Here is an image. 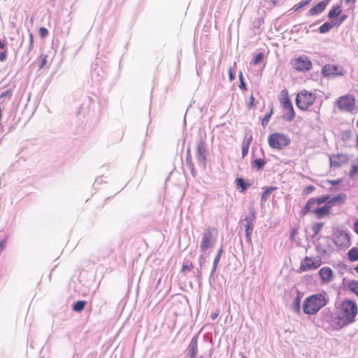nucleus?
Wrapping results in <instances>:
<instances>
[{
    "mask_svg": "<svg viewBox=\"0 0 358 358\" xmlns=\"http://www.w3.org/2000/svg\"><path fill=\"white\" fill-rule=\"evenodd\" d=\"M357 313L355 301L352 299H344L341 301L338 316L333 320L334 328L339 329L352 324L355 322Z\"/></svg>",
    "mask_w": 358,
    "mask_h": 358,
    "instance_id": "obj_1",
    "label": "nucleus"
},
{
    "mask_svg": "<svg viewBox=\"0 0 358 358\" xmlns=\"http://www.w3.org/2000/svg\"><path fill=\"white\" fill-rule=\"evenodd\" d=\"M325 294L318 293L306 297L303 303V310L306 315H314L327 303Z\"/></svg>",
    "mask_w": 358,
    "mask_h": 358,
    "instance_id": "obj_2",
    "label": "nucleus"
},
{
    "mask_svg": "<svg viewBox=\"0 0 358 358\" xmlns=\"http://www.w3.org/2000/svg\"><path fill=\"white\" fill-rule=\"evenodd\" d=\"M316 96L314 93L303 90L299 92L296 97V106L302 110H308L315 102Z\"/></svg>",
    "mask_w": 358,
    "mask_h": 358,
    "instance_id": "obj_3",
    "label": "nucleus"
},
{
    "mask_svg": "<svg viewBox=\"0 0 358 358\" xmlns=\"http://www.w3.org/2000/svg\"><path fill=\"white\" fill-rule=\"evenodd\" d=\"M289 136L283 133L275 132L268 137V143L273 149L282 150L290 143Z\"/></svg>",
    "mask_w": 358,
    "mask_h": 358,
    "instance_id": "obj_4",
    "label": "nucleus"
},
{
    "mask_svg": "<svg viewBox=\"0 0 358 358\" xmlns=\"http://www.w3.org/2000/svg\"><path fill=\"white\" fill-rule=\"evenodd\" d=\"M331 240L340 250H345L351 245L350 233L344 229H338L334 231Z\"/></svg>",
    "mask_w": 358,
    "mask_h": 358,
    "instance_id": "obj_5",
    "label": "nucleus"
},
{
    "mask_svg": "<svg viewBox=\"0 0 358 358\" xmlns=\"http://www.w3.org/2000/svg\"><path fill=\"white\" fill-rule=\"evenodd\" d=\"M217 234L215 228L208 227L202 234L200 251L204 253L208 249L212 248L215 243L214 234Z\"/></svg>",
    "mask_w": 358,
    "mask_h": 358,
    "instance_id": "obj_6",
    "label": "nucleus"
},
{
    "mask_svg": "<svg viewBox=\"0 0 358 358\" xmlns=\"http://www.w3.org/2000/svg\"><path fill=\"white\" fill-rule=\"evenodd\" d=\"M336 105L341 111L352 112L355 108V99L352 94H345L338 98Z\"/></svg>",
    "mask_w": 358,
    "mask_h": 358,
    "instance_id": "obj_7",
    "label": "nucleus"
},
{
    "mask_svg": "<svg viewBox=\"0 0 358 358\" xmlns=\"http://www.w3.org/2000/svg\"><path fill=\"white\" fill-rule=\"evenodd\" d=\"M327 196H318L310 198L301 210V215L305 216L309 213L315 214V209L318 208L321 204L327 201Z\"/></svg>",
    "mask_w": 358,
    "mask_h": 358,
    "instance_id": "obj_8",
    "label": "nucleus"
},
{
    "mask_svg": "<svg viewBox=\"0 0 358 358\" xmlns=\"http://www.w3.org/2000/svg\"><path fill=\"white\" fill-rule=\"evenodd\" d=\"M345 73L346 71L341 66L325 64L322 69V74L325 78L343 76Z\"/></svg>",
    "mask_w": 358,
    "mask_h": 358,
    "instance_id": "obj_9",
    "label": "nucleus"
},
{
    "mask_svg": "<svg viewBox=\"0 0 358 358\" xmlns=\"http://www.w3.org/2000/svg\"><path fill=\"white\" fill-rule=\"evenodd\" d=\"M292 65L295 70L301 72L310 71L313 66L311 61L305 55L292 59Z\"/></svg>",
    "mask_w": 358,
    "mask_h": 358,
    "instance_id": "obj_10",
    "label": "nucleus"
},
{
    "mask_svg": "<svg viewBox=\"0 0 358 358\" xmlns=\"http://www.w3.org/2000/svg\"><path fill=\"white\" fill-rule=\"evenodd\" d=\"M208 145L204 140H200L196 144V158L200 166L204 167L206 163Z\"/></svg>",
    "mask_w": 358,
    "mask_h": 358,
    "instance_id": "obj_11",
    "label": "nucleus"
},
{
    "mask_svg": "<svg viewBox=\"0 0 358 358\" xmlns=\"http://www.w3.org/2000/svg\"><path fill=\"white\" fill-rule=\"evenodd\" d=\"M200 332L195 334L187 346V353L189 358H204L203 355H199L198 341Z\"/></svg>",
    "mask_w": 358,
    "mask_h": 358,
    "instance_id": "obj_12",
    "label": "nucleus"
},
{
    "mask_svg": "<svg viewBox=\"0 0 358 358\" xmlns=\"http://www.w3.org/2000/svg\"><path fill=\"white\" fill-rule=\"evenodd\" d=\"M321 264L320 259H313L312 257H306L302 259L299 268L301 271L315 270L319 268Z\"/></svg>",
    "mask_w": 358,
    "mask_h": 358,
    "instance_id": "obj_13",
    "label": "nucleus"
},
{
    "mask_svg": "<svg viewBox=\"0 0 358 358\" xmlns=\"http://www.w3.org/2000/svg\"><path fill=\"white\" fill-rule=\"evenodd\" d=\"M322 196H327L328 197L326 202L331 207V208L333 206H338L343 204L347 199V196L344 193L338 194L332 197H331V196L329 194L322 195Z\"/></svg>",
    "mask_w": 358,
    "mask_h": 358,
    "instance_id": "obj_14",
    "label": "nucleus"
},
{
    "mask_svg": "<svg viewBox=\"0 0 358 358\" xmlns=\"http://www.w3.org/2000/svg\"><path fill=\"white\" fill-rule=\"evenodd\" d=\"M330 166L338 168L346 164L348 161L347 155L338 154L329 156Z\"/></svg>",
    "mask_w": 358,
    "mask_h": 358,
    "instance_id": "obj_15",
    "label": "nucleus"
},
{
    "mask_svg": "<svg viewBox=\"0 0 358 358\" xmlns=\"http://www.w3.org/2000/svg\"><path fill=\"white\" fill-rule=\"evenodd\" d=\"M331 0H323L312 7L306 13V16H315L322 13L329 4Z\"/></svg>",
    "mask_w": 358,
    "mask_h": 358,
    "instance_id": "obj_16",
    "label": "nucleus"
},
{
    "mask_svg": "<svg viewBox=\"0 0 358 358\" xmlns=\"http://www.w3.org/2000/svg\"><path fill=\"white\" fill-rule=\"evenodd\" d=\"M318 275L322 283L329 282L332 280L334 273L331 268L324 266L320 269Z\"/></svg>",
    "mask_w": 358,
    "mask_h": 358,
    "instance_id": "obj_17",
    "label": "nucleus"
},
{
    "mask_svg": "<svg viewBox=\"0 0 358 358\" xmlns=\"http://www.w3.org/2000/svg\"><path fill=\"white\" fill-rule=\"evenodd\" d=\"M256 219V213L253 208L250 209V214L243 220L245 224V231L252 232L254 229L253 221Z\"/></svg>",
    "mask_w": 358,
    "mask_h": 358,
    "instance_id": "obj_18",
    "label": "nucleus"
},
{
    "mask_svg": "<svg viewBox=\"0 0 358 358\" xmlns=\"http://www.w3.org/2000/svg\"><path fill=\"white\" fill-rule=\"evenodd\" d=\"M322 204H324L322 206H320L318 208L315 209V215L317 219H322L331 213V208L327 203L325 201Z\"/></svg>",
    "mask_w": 358,
    "mask_h": 358,
    "instance_id": "obj_19",
    "label": "nucleus"
},
{
    "mask_svg": "<svg viewBox=\"0 0 358 358\" xmlns=\"http://www.w3.org/2000/svg\"><path fill=\"white\" fill-rule=\"evenodd\" d=\"M115 245L113 243H109L108 245L102 246L99 250L100 257L102 259H105L106 257L113 256L115 252Z\"/></svg>",
    "mask_w": 358,
    "mask_h": 358,
    "instance_id": "obj_20",
    "label": "nucleus"
},
{
    "mask_svg": "<svg viewBox=\"0 0 358 358\" xmlns=\"http://www.w3.org/2000/svg\"><path fill=\"white\" fill-rule=\"evenodd\" d=\"M282 94H284L283 96L280 99V101L282 104V106L285 110L290 108H293V105L288 96V92L286 90H284L281 92Z\"/></svg>",
    "mask_w": 358,
    "mask_h": 358,
    "instance_id": "obj_21",
    "label": "nucleus"
},
{
    "mask_svg": "<svg viewBox=\"0 0 358 358\" xmlns=\"http://www.w3.org/2000/svg\"><path fill=\"white\" fill-rule=\"evenodd\" d=\"M302 299V294L300 292L297 291V295L295 296L292 305V309L296 313H301V301Z\"/></svg>",
    "mask_w": 358,
    "mask_h": 358,
    "instance_id": "obj_22",
    "label": "nucleus"
},
{
    "mask_svg": "<svg viewBox=\"0 0 358 358\" xmlns=\"http://www.w3.org/2000/svg\"><path fill=\"white\" fill-rule=\"evenodd\" d=\"M347 255L348 259L350 262H353L358 261V248H352L350 250H348Z\"/></svg>",
    "mask_w": 358,
    "mask_h": 358,
    "instance_id": "obj_23",
    "label": "nucleus"
},
{
    "mask_svg": "<svg viewBox=\"0 0 358 358\" xmlns=\"http://www.w3.org/2000/svg\"><path fill=\"white\" fill-rule=\"evenodd\" d=\"M236 182L237 189L242 193L245 192L252 185V182H248L247 180H236Z\"/></svg>",
    "mask_w": 358,
    "mask_h": 358,
    "instance_id": "obj_24",
    "label": "nucleus"
},
{
    "mask_svg": "<svg viewBox=\"0 0 358 358\" xmlns=\"http://www.w3.org/2000/svg\"><path fill=\"white\" fill-rule=\"evenodd\" d=\"M266 164V161L264 159L262 158H255L252 162V166L254 169H256L257 170H261L263 169Z\"/></svg>",
    "mask_w": 358,
    "mask_h": 358,
    "instance_id": "obj_25",
    "label": "nucleus"
},
{
    "mask_svg": "<svg viewBox=\"0 0 358 358\" xmlns=\"http://www.w3.org/2000/svg\"><path fill=\"white\" fill-rule=\"evenodd\" d=\"M295 115L296 114L293 108L285 110V113L282 115V118L286 121L291 122L294 119Z\"/></svg>",
    "mask_w": 358,
    "mask_h": 358,
    "instance_id": "obj_26",
    "label": "nucleus"
},
{
    "mask_svg": "<svg viewBox=\"0 0 358 358\" xmlns=\"http://www.w3.org/2000/svg\"><path fill=\"white\" fill-rule=\"evenodd\" d=\"M336 24H333L332 22H324L322 25L319 27V32L320 34H325L329 31Z\"/></svg>",
    "mask_w": 358,
    "mask_h": 358,
    "instance_id": "obj_27",
    "label": "nucleus"
},
{
    "mask_svg": "<svg viewBox=\"0 0 358 358\" xmlns=\"http://www.w3.org/2000/svg\"><path fill=\"white\" fill-rule=\"evenodd\" d=\"M275 189H276V187H266L265 189V190L263 192L262 196H261V203L262 204H263L264 203H265L267 201L269 195Z\"/></svg>",
    "mask_w": 358,
    "mask_h": 358,
    "instance_id": "obj_28",
    "label": "nucleus"
},
{
    "mask_svg": "<svg viewBox=\"0 0 358 358\" xmlns=\"http://www.w3.org/2000/svg\"><path fill=\"white\" fill-rule=\"evenodd\" d=\"M358 175V157L356 158L351 164V169L349 171V176L354 177Z\"/></svg>",
    "mask_w": 358,
    "mask_h": 358,
    "instance_id": "obj_29",
    "label": "nucleus"
},
{
    "mask_svg": "<svg viewBox=\"0 0 358 358\" xmlns=\"http://www.w3.org/2000/svg\"><path fill=\"white\" fill-rule=\"evenodd\" d=\"M341 13V9L339 6H334L329 11L328 17L330 19H333L338 16Z\"/></svg>",
    "mask_w": 358,
    "mask_h": 358,
    "instance_id": "obj_30",
    "label": "nucleus"
},
{
    "mask_svg": "<svg viewBox=\"0 0 358 358\" xmlns=\"http://www.w3.org/2000/svg\"><path fill=\"white\" fill-rule=\"evenodd\" d=\"M348 287L350 292L358 296V281L352 280L348 282Z\"/></svg>",
    "mask_w": 358,
    "mask_h": 358,
    "instance_id": "obj_31",
    "label": "nucleus"
},
{
    "mask_svg": "<svg viewBox=\"0 0 358 358\" xmlns=\"http://www.w3.org/2000/svg\"><path fill=\"white\" fill-rule=\"evenodd\" d=\"M206 261V258L204 257L203 255H201L199 257V268L196 269V277L199 280L201 279V275H202V268H203V264Z\"/></svg>",
    "mask_w": 358,
    "mask_h": 358,
    "instance_id": "obj_32",
    "label": "nucleus"
},
{
    "mask_svg": "<svg viewBox=\"0 0 358 358\" xmlns=\"http://www.w3.org/2000/svg\"><path fill=\"white\" fill-rule=\"evenodd\" d=\"M85 301H77L73 304L72 308L74 311L79 313L85 308Z\"/></svg>",
    "mask_w": 358,
    "mask_h": 358,
    "instance_id": "obj_33",
    "label": "nucleus"
},
{
    "mask_svg": "<svg viewBox=\"0 0 358 358\" xmlns=\"http://www.w3.org/2000/svg\"><path fill=\"white\" fill-rule=\"evenodd\" d=\"M324 225V222H317L312 227V231L313 232L312 236L313 238L316 236L320 233Z\"/></svg>",
    "mask_w": 358,
    "mask_h": 358,
    "instance_id": "obj_34",
    "label": "nucleus"
},
{
    "mask_svg": "<svg viewBox=\"0 0 358 358\" xmlns=\"http://www.w3.org/2000/svg\"><path fill=\"white\" fill-rule=\"evenodd\" d=\"M264 57V55L263 52L257 53L251 61L250 64L252 65H257L261 63Z\"/></svg>",
    "mask_w": 358,
    "mask_h": 358,
    "instance_id": "obj_35",
    "label": "nucleus"
},
{
    "mask_svg": "<svg viewBox=\"0 0 358 358\" xmlns=\"http://www.w3.org/2000/svg\"><path fill=\"white\" fill-rule=\"evenodd\" d=\"M194 268L192 262L189 260H185L181 268V272H185L186 271H192Z\"/></svg>",
    "mask_w": 358,
    "mask_h": 358,
    "instance_id": "obj_36",
    "label": "nucleus"
},
{
    "mask_svg": "<svg viewBox=\"0 0 358 358\" xmlns=\"http://www.w3.org/2000/svg\"><path fill=\"white\" fill-rule=\"evenodd\" d=\"M312 0H303L299 2V3L294 5L291 10L294 11H296L299 10L300 8H303L304 6H307Z\"/></svg>",
    "mask_w": 358,
    "mask_h": 358,
    "instance_id": "obj_37",
    "label": "nucleus"
},
{
    "mask_svg": "<svg viewBox=\"0 0 358 358\" xmlns=\"http://www.w3.org/2000/svg\"><path fill=\"white\" fill-rule=\"evenodd\" d=\"M272 114H273V108H271L269 113L266 114V115L264 117V118L262 120V124L264 127H265L268 125Z\"/></svg>",
    "mask_w": 358,
    "mask_h": 358,
    "instance_id": "obj_38",
    "label": "nucleus"
},
{
    "mask_svg": "<svg viewBox=\"0 0 358 358\" xmlns=\"http://www.w3.org/2000/svg\"><path fill=\"white\" fill-rule=\"evenodd\" d=\"M250 142H243L242 145V157L244 158L248 153Z\"/></svg>",
    "mask_w": 358,
    "mask_h": 358,
    "instance_id": "obj_39",
    "label": "nucleus"
},
{
    "mask_svg": "<svg viewBox=\"0 0 358 358\" xmlns=\"http://www.w3.org/2000/svg\"><path fill=\"white\" fill-rule=\"evenodd\" d=\"M217 268V266L215 267V266L213 265V267L211 268L210 273V275H209V282H210V284H212L215 280V275Z\"/></svg>",
    "mask_w": 358,
    "mask_h": 358,
    "instance_id": "obj_40",
    "label": "nucleus"
},
{
    "mask_svg": "<svg viewBox=\"0 0 358 358\" xmlns=\"http://www.w3.org/2000/svg\"><path fill=\"white\" fill-rule=\"evenodd\" d=\"M239 80H240V84L239 87L242 90L246 89V84L244 82V78L242 72L241 71L238 75Z\"/></svg>",
    "mask_w": 358,
    "mask_h": 358,
    "instance_id": "obj_41",
    "label": "nucleus"
},
{
    "mask_svg": "<svg viewBox=\"0 0 358 358\" xmlns=\"http://www.w3.org/2000/svg\"><path fill=\"white\" fill-rule=\"evenodd\" d=\"M34 48V36L32 34H29V46H28V53L30 52Z\"/></svg>",
    "mask_w": 358,
    "mask_h": 358,
    "instance_id": "obj_42",
    "label": "nucleus"
},
{
    "mask_svg": "<svg viewBox=\"0 0 358 358\" xmlns=\"http://www.w3.org/2000/svg\"><path fill=\"white\" fill-rule=\"evenodd\" d=\"M38 33L41 38H45L48 35V30L46 28L41 27Z\"/></svg>",
    "mask_w": 358,
    "mask_h": 358,
    "instance_id": "obj_43",
    "label": "nucleus"
},
{
    "mask_svg": "<svg viewBox=\"0 0 358 358\" xmlns=\"http://www.w3.org/2000/svg\"><path fill=\"white\" fill-rule=\"evenodd\" d=\"M252 233V232L245 231L246 242L248 243V245H250L251 246L252 245V236H251Z\"/></svg>",
    "mask_w": 358,
    "mask_h": 358,
    "instance_id": "obj_44",
    "label": "nucleus"
},
{
    "mask_svg": "<svg viewBox=\"0 0 358 358\" xmlns=\"http://www.w3.org/2000/svg\"><path fill=\"white\" fill-rule=\"evenodd\" d=\"M6 57H7V49L3 50V51L0 52V61L4 62L6 59Z\"/></svg>",
    "mask_w": 358,
    "mask_h": 358,
    "instance_id": "obj_45",
    "label": "nucleus"
},
{
    "mask_svg": "<svg viewBox=\"0 0 358 358\" xmlns=\"http://www.w3.org/2000/svg\"><path fill=\"white\" fill-rule=\"evenodd\" d=\"M315 187L313 185H308L307 186L304 190H303V192L306 194H308L310 193H311L313 190H314Z\"/></svg>",
    "mask_w": 358,
    "mask_h": 358,
    "instance_id": "obj_46",
    "label": "nucleus"
},
{
    "mask_svg": "<svg viewBox=\"0 0 358 358\" xmlns=\"http://www.w3.org/2000/svg\"><path fill=\"white\" fill-rule=\"evenodd\" d=\"M328 183H329L330 185H331V186H334V187H336L338 185L341 184V182L343 181V180H326Z\"/></svg>",
    "mask_w": 358,
    "mask_h": 358,
    "instance_id": "obj_47",
    "label": "nucleus"
},
{
    "mask_svg": "<svg viewBox=\"0 0 358 358\" xmlns=\"http://www.w3.org/2000/svg\"><path fill=\"white\" fill-rule=\"evenodd\" d=\"M296 234L297 229L296 228H292L290 231V239L293 240Z\"/></svg>",
    "mask_w": 358,
    "mask_h": 358,
    "instance_id": "obj_48",
    "label": "nucleus"
},
{
    "mask_svg": "<svg viewBox=\"0 0 358 358\" xmlns=\"http://www.w3.org/2000/svg\"><path fill=\"white\" fill-rule=\"evenodd\" d=\"M220 258H221L220 257L215 255L214 260H213V265L215 266V267L218 266Z\"/></svg>",
    "mask_w": 358,
    "mask_h": 358,
    "instance_id": "obj_49",
    "label": "nucleus"
},
{
    "mask_svg": "<svg viewBox=\"0 0 358 358\" xmlns=\"http://www.w3.org/2000/svg\"><path fill=\"white\" fill-rule=\"evenodd\" d=\"M229 80L231 81L234 80L236 78V76L233 73L231 69H230L229 71Z\"/></svg>",
    "mask_w": 358,
    "mask_h": 358,
    "instance_id": "obj_50",
    "label": "nucleus"
},
{
    "mask_svg": "<svg viewBox=\"0 0 358 358\" xmlns=\"http://www.w3.org/2000/svg\"><path fill=\"white\" fill-rule=\"evenodd\" d=\"M254 102H255V97L253 96V95H251L250 96L249 107L252 108L254 106Z\"/></svg>",
    "mask_w": 358,
    "mask_h": 358,
    "instance_id": "obj_51",
    "label": "nucleus"
},
{
    "mask_svg": "<svg viewBox=\"0 0 358 358\" xmlns=\"http://www.w3.org/2000/svg\"><path fill=\"white\" fill-rule=\"evenodd\" d=\"M218 315H219V310H217L215 313H213L210 315L211 320H215L217 318V317L218 316Z\"/></svg>",
    "mask_w": 358,
    "mask_h": 358,
    "instance_id": "obj_52",
    "label": "nucleus"
},
{
    "mask_svg": "<svg viewBox=\"0 0 358 358\" xmlns=\"http://www.w3.org/2000/svg\"><path fill=\"white\" fill-rule=\"evenodd\" d=\"M354 231L358 234V220L354 222Z\"/></svg>",
    "mask_w": 358,
    "mask_h": 358,
    "instance_id": "obj_53",
    "label": "nucleus"
},
{
    "mask_svg": "<svg viewBox=\"0 0 358 358\" xmlns=\"http://www.w3.org/2000/svg\"><path fill=\"white\" fill-rule=\"evenodd\" d=\"M224 252V250L222 248V247H221L217 252V254H216V256H218V257H222V255Z\"/></svg>",
    "mask_w": 358,
    "mask_h": 358,
    "instance_id": "obj_54",
    "label": "nucleus"
},
{
    "mask_svg": "<svg viewBox=\"0 0 358 358\" xmlns=\"http://www.w3.org/2000/svg\"><path fill=\"white\" fill-rule=\"evenodd\" d=\"M346 18H347V15H341L340 17V22L337 25L339 26L344 20H345Z\"/></svg>",
    "mask_w": 358,
    "mask_h": 358,
    "instance_id": "obj_55",
    "label": "nucleus"
},
{
    "mask_svg": "<svg viewBox=\"0 0 358 358\" xmlns=\"http://www.w3.org/2000/svg\"><path fill=\"white\" fill-rule=\"evenodd\" d=\"M0 49L1 50L7 49L6 44L5 43H3L1 40H0Z\"/></svg>",
    "mask_w": 358,
    "mask_h": 358,
    "instance_id": "obj_56",
    "label": "nucleus"
},
{
    "mask_svg": "<svg viewBox=\"0 0 358 358\" xmlns=\"http://www.w3.org/2000/svg\"><path fill=\"white\" fill-rule=\"evenodd\" d=\"M10 93V90H6L1 93V97H5Z\"/></svg>",
    "mask_w": 358,
    "mask_h": 358,
    "instance_id": "obj_57",
    "label": "nucleus"
},
{
    "mask_svg": "<svg viewBox=\"0 0 358 358\" xmlns=\"http://www.w3.org/2000/svg\"><path fill=\"white\" fill-rule=\"evenodd\" d=\"M45 62H46V59H45V58H44L41 64V68H42L45 64Z\"/></svg>",
    "mask_w": 358,
    "mask_h": 358,
    "instance_id": "obj_58",
    "label": "nucleus"
},
{
    "mask_svg": "<svg viewBox=\"0 0 358 358\" xmlns=\"http://www.w3.org/2000/svg\"><path fill=\"white\" fill-rule=\"evenodd\" d=\"M352 1L353 3L355 2V0H345L346 3H349L350 2Z\"/></svg>",
    "mask_w": 358,
    "mask_h": 358,
    "instance_id": "obj_59",
    "label": "nucleus"
},
{
    "mask_svg": "<svg viewBox=\"0 0 358 358\" xmlns=\"http://www.w3.org/2000/svg\"><path fill=\"white\" fill-rule=\"evenodd\" d=\"M252 136H250V138L247 140V141H246V142H250V143H251V141H252Z\"/></svg>",
    "mask_w": 358,
    "mask_h": 358,
    "instance_id": "obj_60",
    "label": "nucleus"
},
{
    "mask_svg": "<svg viewBox=\"0 0 358 358\" xmlns=\"http://www.w3.org/2000/svg\"><path fill=\"white\" fill-rule=\"evenodd\" d=\"M355 270L358 273V265L357 266H355Z\"/></svg>",
    "mask_w": 358,
    "mask_h": 358,
    "instance_id": "obj_61",
    "label": "nucleus"
},
{
    "mask_svg": "<svg viewBox=\"0 0 358 358\" xmlns=\"http://www.w3.org/2000/svg\"><path fill=\"white\" fill-rule=\"evenodd\" d=\"M236 179L238 180V179H243V178H236Z\"/></svg>",
    "mask_w": 358,
    "mask_h": 358,
    "instance_id": "obj_62",
    "label": "nucleus"
},
{
    "mask_svg": "<svg viewBox=\"0 0 358 358\" xmlns=\"http://www.w3.org/2000/svg\"><path fill=\"white\" fill-rule=\"evenodd\" d=\"M357 246H358V243H357Z\"/></svg>",
    "mask_w": 358,
    "mask_h": 358,
    "instance_id": "obj_63",
    "label": "nucleus"
}]
</instances>
